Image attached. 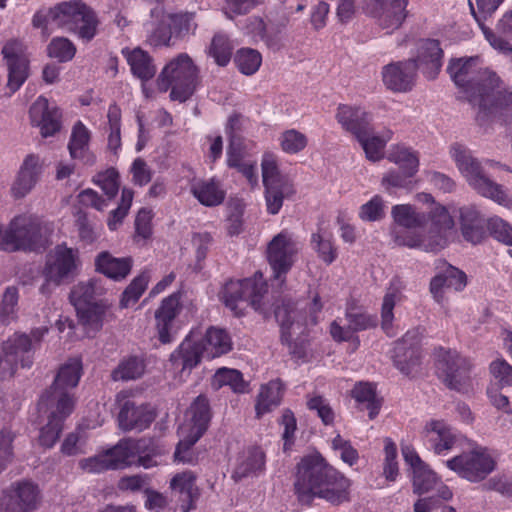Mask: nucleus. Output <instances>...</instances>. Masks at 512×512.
I'll return each mask as SVG.
<instances>
[{
	"label": "nucleus",
	"instance_id": "obj_1",
	"mask_svg": "<svg viewBox=\"0 0 512 512\" xmlns=\"http://www.w3.org/2000/svg\"><path fill=\"white\" fill-rule=\"evenodd\" d=\"M392 215L398 225L407 229L395 233V243L425 252H436L443 249L447 245L454 227L452 216L443 206H437L431 212V225L425 235L418 234L415 229L424 225L426 217L423 213H418L411 205L394 206Z\"/></svg>",
	"mask_w": 512,
	"mask_h": 512
},
{
	"label": "nucleus",
	"instance_id": "obj_2",
	"mask_svg": "<svg viewBox=\"0 0 512 512\" xmlns=\"http://www.w3.org/2000/svg\"><path fill=\"white\" fill-rule=\"evenodd\" d=\"M351 482L317 457L304 458L298 465L295 491L302 502L317 497L332 505L349 501Z\"/></svg>",
	"mask_w": 512,
	"mask_h": 512
},
{
	"label": "nucleus",
	"instance_id": "obj_3",
	"mask_svg": "<svg viewBox=\"0 0 512 512\" xmlns=\"http://www.w3.org/2000/svg\"><path fill=\"white\" fill-rule=\"evenodd\" d=\"M443 51L437 40H421L417 59L392 62L382 68L384 85L394 92H408L416 82L420 67L428 79H434L442 66Z\"/></svg>",
	"mask_w": 512,
	"mask_h": 512
},
{
	"label": "nucleus",
	"instance_id": "obj_4",
	"mask_svg": "<svg viewBox=\"0 0 512 512\" xmlns=\"http://www.w3.org/2000/svg\"><path fill=\"white\" fill-rule=\"evenodd\" d=\"M470 104L477 108V121L512 122V91L507 90L493 71L479 75L476 90L470 94Z\"/></svg>",
	"mask_w": 512,
	"mask_h": 512
},
{
	"label": "nucleus",
	"instance_id": "obj_5",
	"mask_svg": "<svg viewBox=\"0 0 512 512\" xmlns=\"http://www.w3.org/2000/svg\"><path fill=\"white\" fill-rule=\"evenodd\" d=\"M450 155L460 173L477 193L502 206L510 207L512 205V198L501 185L484 174L480 163L472 156L469 149L454 143L450 147Z\"/></svg>",
	"mask_w": 512,
	"mask_h": 512
},
{
	"label": "nucleus",
	"instance_id": "obj_6",
	"mask_svg": "<svg viewBox=\"0 0 512 512\" xmlns=\"http://www.w3.org/2000/svg\"><path fill=\"white\" fill-rule=\"evenodd\" d=\"M81 268L82 261L77 248L69 247L65 243L56 245L46 255L42 270L44 283L40 292L49 294L52 288L70 283L78 276Z\"/></svg>",
	"mask_w": 512,
	"mask_h": 512
},
{
	"label": "nucleus",
	"instance_id": "obj_7",
	"mask_svg": "<svg viewBox=\"0 0 512 512\" xmlns=\"http://www.w3.org/2000/svg\"><path fill=\"white\" fill-rule=\"evenodd\" d=\"M197 83L198 68L187 53L172 58L157 78L159 90L171 89V99L179 102L186 101L194 93Z\"/></svg>",
	"mask_w": 512,
	"mask_h": 512
},
{
	"label": "nucleus",
	"instance_id": "obj_8",
	"mask_svg": "<svg viewBox=\"0 0 512 512\" xmlns=\"http://www.w3.org/2000/svg\"><path fill=\"white\" fill-rule=\"evenodd\" d=\"M48 22L75 33L84 41L92 40L99 24L96 13L82 0H70L57 4L48 13Z\"/></svg>",
	"mask_w": 512,
	"mask_h": 512
},
{
	"label": "nucleus",
	"instance_id": "obj_9",
	"mask_svg": "<svg viewBox=\"0 0 512 512\" xmlns=\"http://www.w3.org/2000/svg\"><path fill=\"white\" fill-rule=\"evenodd\" d=\"M211 419L210 407L205 396L199 395L186 412L185 422L179 427L181 437L175 451V459L183 463H193L190 448L207 430Z\"/></svg>",
	"mask_w": 512,
	"mask_h": 512
},
{
	"label": "nucleus",
	"instance_id": "obj_10",
	"mask_svg": "<svg viewBox=\"0 0 512 512\" xmlns=\"http://www.w3.org/2000/svg\"><path fill=\"white\" fill-rule=\"evenodd\" d=\"M266 292L263 275L257 272L252 279L227 282L221 292V299L234 315L241 316L248 306L260 309L261 299Z\"/></svg>",
	"mask_w": 512,
	"mask_h": 512
},
{
	"label": "nucleus",
	"instance_id": "obj_11",
	"mask_svg": "<svg viewBox=\"0 0 512 512\" xmlns=\"http://www.w3.org/2000/svg\"><path fill=\"white\" fill-rule=\"evenodd\" d=\"M82 375V363L78 358L69 359L63 364L54 380L53 385L41 396L42 405H57V409L64 413H72L74 399L67 389L74 388Z\"/></svg>",
	"mask_w": 512,
	"mask_h": 512
},
{
	"label": "nucleus",
	"instance_id": "obj_12",
	"mask_svg": "<svg viewBox=\"0 0 512 512\" xmlns=\"http://www.w3.org/2000/svg\"><path fill=\"white\" fill-rule=\"evenodd\" d=\"M48 228L31 216L15 217L8 227L5 251L36 250L47 242Z\"/></svg>",
	"mask_w": 512,
	"mask_h": 512
},
{
	"label": "nucleus",
	"instance_id": "obj_13",
	"mask_svg": "<svg viewBox=\"0 0 512 512\" xmlns=\"http://www.w3.org/2000/svg\"><path fill=\"white\" fill-rule=\"evenodd\" d=\"M435 362L439 377L452 390L467 392L471 385V363L455 350L442 347L435 350Z\"/></svg>",
	"mask_w": 512,
	"mask_h": 512
},
{
	"label": "nucleus",
	"instance_id": "obj_14",
	"mask_svg": "<svg viewBox=\"0 0 512 512\" xmlns=\"http://www.w3.org/2000/svg\"><path fill=\"white\" fill-rule=\"evenodd\" d=\"M447 468L470 482L484 480L496 467V461L486 447L475 445L447 461Z\"/></svg>",
	"mask_w": 512,
	"mask_h": 512
},
{
	"label": "nucleus",
	"instance_id": "obj_15",
	"mask_svg": "<svg viewBox=\"0 0 512 512\" xmlns=\"http://www.w3.org/2000/svg\"><path fill=\"white\" fill-rule=\"evenodd\" d=\"M298 250V242L288 230H282L268 243L267 259L279 286L284 283L285 275L291 269Z\"/></svg>",
	"mask_w": 512,
	"mask_h": 512
},
{
	"label": "nucleus",
	"instance_id": "obj_16",
	"mask_svg": "<svg viewBox=\"0 0 512 512\" xmlns=\"http://www.w3.org/2000/svg\"><path fill=\"white\" fill-rule=\"evenodd\" d=\"M33 364V347L25 333H15L5 341L0 350V380L11 378L18 365L30 368Z\"/></svg>",
	"mask_w": 512,
	"mask_h": 512
},
{
	"label": "nucleus",
	"instance_id": "obj_17",
	"mask_svg": "<svg viewBox=\"0 0 512 512\" xmlns=\"http://www.w3.org/2000/svg\"><path fill=\"white\" fill-rule=\"evenodd\" d=\"M140 448L132 440L120 441L113 448L93 457L79 461V467L87 473H101L109 469H118L133 464L134 450Z\"/></svg>",
	"mask_w": 512,
	"mask_h": 512
},
{
	"label": "nucleus",
	"instance_id": "obj_18",
	"mask_svg": "<svg viewBox=\"0 0 512 512\" xmlns=\"http://www.w3.org/2000/svg\"><path fill=\"white\" fill-rule=\"evenodd\" d=\"M407 0H370L366 13L388 33L398 29L406 18Z\"/></svg>",
	"mask_w": 512,
	"mask_h": 512
},
{
	"label": "nucleus",
	"instance_id": "obj_19",
	"mask_svg": "<svg viewBox=\"0 0 512 512\" xmlns=\"http://www.w3.org/2000/svg\"><path fill=\"white\" fill-rule=\"evenodd\" d=\"M275 317L281 327L282 341L289 344L290 352L297 358H304L306 356L305 346L301 343L292 344L291 337L303 332L305 324V317L301 311L291 304H283L278 306L275 310Z\"/></svg>",
	"mask_w": 512,
	"mask_h": 512
},
{
	"label": "nucleus",
	"instance_id": "obj_20",
	"mask_svg": "<svg viewBox=\"0 0 512 512\" xmlns=\"http://www.w3.org/2000/svg\"><path fill=\"white\" fill-rule=\"evenodd\" d=\"M204 357V350L199 340L188 336L179 348L170 355V364L179 383L186 381L193 368Z\"/></svg>",
	"mask_w": 512,
	"mask_h": 512
},
{
	"label": "nucleus",
	"instance_id": "obj_21",
	"mask_svg": "<svg viewBox=\"0 0 512 512\" xmlns=\"http://www.w3.org/2000/svg\"><path fill=\"white\" fill-rule=\"evenodd\" d=\"M2 54L8 68V87L16 91L28 77L25 47L22 42L12 39L3 46Z\"/></svg>",
	"mask_w": 512,
	"mask_h": 512
},
{
	"label": "nucleus",
	"instance_id": "obj_22",
	"mask_svg": "<svg viewBox=\"0 0 512 512\" xmlns=\"http://www.w3.org/2000/svg\"><path fill=\"white\" fill-rule=\"evenodd\" d=\"M40 490L31 481L15 483L2 501L8 512H32L40 503Z\"/></svg>",
	"mask_w": 512,
	"mask_h": 512
},
{
	"label": "nucleus",
	"instance_id": "obj_23",
	"mask_svg": "<svg viewBox=\"0 0 512 512\" xmlns=\"http://www.w3.org/2000/svg\"><path fill=\"white\" fill-rule=\"evenodd\" d=\"M427 448L436 455H447L458 443L459 434L444 421L431 420L423 431Z\"/></svg>",
	"mask_w": 512,
	"mask_h": 512
},
{
	"label": "nucleus",
	"instance_id": "obj_24",
	"mask_svg": "<svg viewBox=\"0 0 512 512\" xmlns=\"http://www.w3.org/2000/svg\"><path fill=\"white\" fill-rule=\"evenodd\" d=\"M479 57L459 58L451 60L447 71L454 83L464 89L466 97L470 102L472 90H476L479 75L489 69L479 68Z\"/></svg>",
	"mask_w": 512,
	"mask_h": 512
},
{
	"label": "nucleus",
	"instance_id": "obj_25",
	"mask_svg": "<svg viewBox=\"0 0 512 512\" xmlns=\"http://www.w3.org/2000/svg\"><path fill=\"white\" fill-rule=\"evenodd\" d=\"M420 333L418 330L408 331L393 349V360L396 367L404 374L410 375L420 358Z\"/></svg>",
	"mask_w": 512,
	"mask_h": 512
},
{
	"label": "nucleus",
	"instance_id": "obj_26",
	"mask_svg": "<svg viewBox=\"0 0 512 512\" xmlns=\"http://www.w3.org/2000/svg\"><path fill=\"white\" fill-rule=\"evenodd\" d=\"M476 1V8L474 7L473 3L469 0V7L472 16L478 23L479 27L481 28L485 38L488 40V42L493 46L495 49L502 51V52H508L512 51V47L509 45L508 42L503 40L501 37H498L494 34V32L486 27L485 22L490 19L493 14L496 12L498 7L501 5V3L504 0H475Z\"/></svg>",
	"mask_w": 512,
	"mask_h": 512
},
{
	"label": "nucleus",
	"instance_id": "obj_27",
	"mask_svg": "<svg viewBox=\"0 0 512 512\" xmlns=\"http://www.w3.org/2000/svg\"><path fill=\"white\" fill-rule=\"evenodd\" d=\"M29 113L32 124L40 128L43 137L52 136L60 130L61 113L57 106L50 105L46 98H37Z\"/></svg>",
	"mask_w": 512,
	"mask_h": 512
},
{
	"label": "nucleus",
	"instance_id": "obj_28",
	"mask_svg": "<svg viewBox=\"0 0 512 512\" xmlns=\"http://www.w3.org/2000/svg\"><path fill=\"white\" fill-rule=\"evenodd\" d=\"M347 327L340 326L336 321L331 324L330 333L337 341L349 340L354 332L375 326L376 319L367 314L361 307L349 305L346 310Z\"/></svg>",
	"mask_w": 512,
	"mask_h": 512
},
{
	"label": "nucleus",
	"instance_id": "obj_29",
	"mask_svg": "<svg viewBox=\"0 0 512 512\" xmlns=\"http://www.w3.org/2000/svg\"><path fill=\"white\" fill-rule=\"evenodd\" d=\"M154 420V414L146 405L136 406L131 400H126L118 415L119 426L125 431L141 432L148 428Z\"/></svg>",
	"mask_w": 512,
	"mask_h": 512
},
{
	"label": "nucleus",
	"instance_id": "obj_30",
	"mask_svg": "<svg viewBox=\"0 0 512 512\" xmlns=\"http://www.w3.org/2000/svg\"><path fill=\"white\" fill-rule=\"evenodd\" d=\"M41 174L42 164L40 158L34 154L26 156L12 186L13 196L16 198L26 196L35 187Z\"/></svg>",
	"mask_w": 512,
	"mask_h": 512
},
{
	"label": "nucleus",
	"instance_id": "obj_31",
	"mask_svg": "<svg viewBox=\"0 0 512 512\" xmlns=\"http://www.w3.org/2000/svg\"><path fill=\"white\" fill-rule=\"evenodd\" d=\"M336 119L344 130L350 132L356 138H362L370 128V115L360 107L339 105Z\"/></svg>",
	"mask_w": 512,
	"mask_h": 512
},
{
	"label": "nucleus",
	"instance_id": "obj_32",
	"mask_svg": "<svg viewBox=\"0 0 512 512\" xmlns=\"http://www.w3.org/2000/svg\"><path fill=\"white\" fill-rule=\"evenodd\" d=\"M412 483L413 490L417 494L429 493L435 490L438 498L441 500H449L452 498L451 490L443 484L441 479L428 465L417 468L416 471L413 472Z\"/></svg>",
	"mask_w": 512,
	"mask_h": 512
},
{
	"label": "nucleus",
	"instance_id": "obj_33",
	"mask_svg": "<svg viewBox=\"0 0 512 512\" xmlns=\"http://www.w3.org/2000/svg\"><path fill=\"white\" fill-rule=\"evenodd\" d=\"M180 310L179 297L172 294L163 299L160 307L155 312L156 328L158 338L163 344L172 341L171 328L172 322Z\"/></svg>",
	"mask_w": 512,
	"mask_h": 512
},
{
	"label": "nucleus",
	"instance_id": "obj_34",
	"mask_svg": "<svg viewBox=\"0 0 512 512\" xmlns=\"http://www.w3.org/2000/svg\"><path fill=\"white\" fill-rule=\"evenodd\" d=\"M151 17L154 21L146 24L147 41L155 47L169 46L173 31L167 14L157 6L151 10Z\"/></svg>",
	"mask_w": 512,
	"mask_h": 512
},
{
	"label": "nucleus",
	"instance_id": "obj_35",
	"mask_svg": "<svg viewBox=\"0 0 512 512\" xmlns=\"http://www.w3.org/2000/svg\"><path fill=\"white\" fill-rule=\"evenodd\" d=\"M96 270L110 279L121 281L125 279L132 268L131 258H116L109 252L103 251L95 258Z\"/></svg>",
	"mask_w": 512,
	"mask_h": 512
},
{
	"label": "nucleus",
	"instance_id": "obj_36",
	"mask_svg": "<svg viewBox=\"0 0 512 512\" xmlns=\"http://www.w3.org/2000/svg\"><path fill=\"white\" fill-rule=\"evenodd\" d=\"M265 469V455L260 448H250L238 459L232 478L239 481L247 477H257Z\"/></svg>",
	"mask_w": 512,
	"mask_h": 512
},
{
	"label": "nucleus",
	"instance_id": "obj_37",
	"mask_svg": "<svg viewBox=\"0 0 512 512\" xmlns=\"http://www.w3.org/2000/svg\"><path fill=\"white\" fill-rule=\"evenodd\" d=\"M38 405L40 411H49L48 423L41 429L39 441L42 446L51 448L60 436L64 420L71 413H64V411L58 410L56 404L54 406H47L45 404L41 406V400Z\"/></svg>",
	"mask_w": 512,
	"mask_h": 512
},
{
	"label": "nucleus",
	"instance_id": "obj_38",
	"mask_svg": "<svg viewBox=\"0 0 512 512\" xmlns=\"http://www.w3.org/2000/svg\"><path fill=\"white\" fill-rule=\"evenodd\" d=\"M90 132L87 127L78 121L73 126L68 149L73 159H80L87 165H93L95 156L89 151Z\"/></svg>",
	"mask_w": 512,
	"mask_h": 512
},
{
	"label": "nucleus",
	"instance_id": "obj_39",
	"mask_svg": "<svg viewBox=\"0 0 512 512\" xmlns=\"http://www.w3.org/2000/svg\"><path fill=\"white\" fill-rule=\"evenodd\" d=\"M131 72L141 81H147L154 77L156 67L151 56L141 48L134 49L125 48L122 50Z\"/></svg>",
	"mask_w": 512,
	"mask_h": 512
},
{
	"label": "nucleus",
	"instance_id": "obj_40",
	"mask_svg": "<svg viewBox=\"0 0 512 512\" xmlns=\"http://www.w3.org/2000/svg\"><path fill=\"white\" fill-rule=\"evenodd\" d=\"M204 350V357L213 359L228 353L232 349V341L228 333L219 328L207 330L204 338L199 340Z\"/></svg>",
	"mask_w": 512,
	"mask_h": 512
},
{
	"label": "nucleus",
	"instance_id": "obj_41",
	"mask_svg": "<svg viewBox=\"0 0 512 512\" xmlns=\"http://www.w3.org/2000/svg\"><path fill=\"white\" fill-rule=\"evenodd\" d=\"M191 193L202 205L208 207L221 204L226 194L221 183L214 178L194 182L191 185Z\"/></svg>",
	"mask_w": 512,
	"mask_h": 512
},
{
	"label": "nucleus",
	"instance_id": "obj_42",
	"mask_svg": "<svg viewBox=\"0 0 512 512\" xmlns=\"http://www.w3.org/2000/svg\"><path fill=\"white\" fill-rule=\"evenodd\" d=\"M282 396L283 386L279 380H272L262 385L255 405L257 417L260 418L262 415L278 407Z\"/></svg>",
	"mask_w": 512,
	"mask_h": 512
},
{
	"label": "nucleus",
	"instance_id": "obj_43",
	"mask_svg": "<svg viewBox=\"0 0 512 512\" xmlns=\"http://www.w3.org/2000/svg\"><path fill=\"white\" fill-rule=\"evenodd\" d=\"M75 306L86 335L92 337L102 328L106 306L103 303L88 304L87 306L75 304Z\"/></svg>",
	"mask_w": 512,
	"mask_h": 512
},
{
	"label": "nucleus",
	"instance_id": "obj_44",
	"mask_svg": "<svg viewBox=\"0 0 512 512\" xmlns=\"http://www.w3.org/2000/svg\"><path fill=\"white\" fill-rule=\"evenodd\" d=\"M227 163L229 167L236 168L240 173L243 174L251 185H254L258 181L256 162L252 160H246L240 149V144L236 142L234 138L231 139V143L227 150Z\"/></svg>",
	"mask_w": 512,
	"mask_h": 512
},
{
	"label": "nucleus",
	"instance_id": "obj_45",
	"mask_svg": "<svg viewBox=\"0 0 512 512\" xmlns=\"http://www.w3.org/2000/svg\"><path fill=\"white\" fill-rule=\"evenodd\" d=\"M401 282L394 280L388 288L381 307V326L387 335L392 336L393 310L395 304L401 299Z\"/></svg>",
	"mask_w": 512,
	"mask_h": 512
},
{
	"label": "nucleus",
	"instance_id": "obj_46",
	"mask_svg": "<svg viewBox=\"0 0 512 512\" xmlns=\"http://www.w3.org/2000/svg\"><path fill=\"white\" fill-rule=\"evenodd\" d=\"M294 193L293 184L290 180L277 184L265 186V200L268 213L277 214L285 198L290 197Z\"/></svg>",
	"mask_w": 512,
	"mask_h": 512
},
{
	"label": "nucleus",
	"instance_id": "obj_47",
	"mask_svg": "<svg viewBox=\"0 0 512 512\" xmlns=\"http://www.w3.org/2000/svg\"><path fill=\"white\" fill-rule=\"evenodd\" d=\"M233 44L227 34L217 32L214 34L207 49V54L212 57L219 66H226L232 56Z\"/></svg>",
	"mask_w": 512,
	"mask_h": 512
},
{
	"label": "nucleus",
	"instance_id": "obj_48",
	"mask_svg": "<svg viewBox=\"0 0 512 512\" xmlns=\"http://www.w3.org/2000/svg\"><path fill=\"white\" fill-rule=\"evenodd\" d=\"M104 291L101 279L93 278L87 282H81L72 291V298L75 300L74 305L87 306L88 304H94V299L101 296Z\"/></svg>",
	"mask_w": 512,
	"mask_h": 512
},
{
	"label": "nucleus",
	"instance_id": "obj_49",
	"mask_svg": "<svg viewBox=\"0 0 512 512\" xmlns=\"http://www.w3.org/2000/svg\"><path fill=\"white\" fill-rule=\"evenodd\" d=\"M353 397L369 410V418L374 419L380 410L381 402L377 398L375 386L370 383H359L353 389Z\"/></svg>",
	"mask_w": 512,
	"mask_h": 512
},
{
	"label": "nucleus",
	"instance_id": "obj_50",
	"mask_svg": "<svg viewBox=\"0 0 512 512\" xmlns=\"http://www.w3.org/2000/svg\"><path fill=\"white\" fill-rule=\"evenodd\" d=\"M311 244L318 256L326 263L331 264L337 257V251L332 242V234L319 228L312 234Z\"/></svg>",
	"mask_w": 512,
	"mask_h": 512
},
{
	"label": "nucleus",
	"instance_id": "obj_51",
	"mask_svg": "<svg viewBox=\"0 0 512 512\" xmlns=\"http://www.w3.org/2000/svg\"><path fill=\"white\" fill-rule=\"evenodd\" d=\"M212 385L216 389L229 386L236 393H244L247 387L242 374L238 370L229 368L218 369L213 376Z\"/></svg>",
	"mask_w": 512,
	"mask_h": 512
},
{
	"label": "nucleus",
	"instance_id": "obj_52",
	"mask_svg": "<svg viewBox=\"0 0 512 512\" xmlns=\"http://www.w3.org/2000/svg\"><path fill=\"white\" fill-rule=\"evenodd\" d=\"M244 31L247 35H249L254 40H262L267 46L270 48H278L279 47V39L270 35L267 30V25L263 21L262 18L257 16L249 17L245 21Z\"/></svg>",
	"mask_w": 512,
	"mask_h": 512
},
{
	"label": "nucleus",
	"instance_id": "obj_53",
	"mask_svg": "<svg viewBox=\"0 0 512 512\" xmlns=\"http://www.w3.org/2000/svg\"><path fill=\"white\" fill-rule=\"evenodd\" d=\"M145 371L144 361L136 356L123 360L112 372V378L119 380H134L140 378Z\"/></svg>",
	"mask_w": 512,
	"mask_h": 512
},
{
	"label": "nucleus",
	"instance_id": "obj_54",
	"mask_svg": "<svg viewBox=\"0 0 512 512\" xmlns=\"http://www.w3.org/2000/svg\"><path fill=\"white\" fill-rule=\"evenodd\" d=\"M391 139V133L388 132L385 138L372 135L371 127L363 135L362 138H357L360 142L366 157L373 162L379 161L383 158V150L388 140Z\"/></svg>",
	"mask_w": 512,
	"mask_h": 512
},
{
	"label": "nucleus",
	"instance_id": "obj_55",
	"mask_svg": "<svg viewBox=\"0 0 512 512\" xmlns=\"http://www.w3.org/2000/svg\"><path fill=\"white\" fill-rule=\"evenodd\" d=\"M389 161L396 164L401 171L415 175L419 167L418 155L409 148L396 147L388 156Z\"/></svg>",
	"mask_w": 512,
	"mask_h": 512
},
{
	"label": "nucleus",
	"instance_id": "obj_56",
	"mask_svg": "<svg viewBox=\"0 0 512 512\" xmlns=\"http://www.w3.org/2000/svg\"><path fill=\"white\" fill-rule=\"evenodd\" d=\"M235 63L239 71L244 75L255 74L262 63L260 52L252 48H242L237 51Z\"/></svg>",
	"mask_w": 512,
	"mask_h": 512
},
{
	"label": "nucleus",
	"instance_id": "obj_57",
	"mask_svg": "<svg viewBox=\"0 0 512 512\" xmlns=\"http://www.w3.org/2000/svg\"><path fill=\"white\" fill-rule=\"evenodd\" d=\"M196 479V474L189 470L177 473L170 480V488L192 501L198 493Z\"/></svg>",
	"mask_w": 512,
	"mask_h": 512
},
{
	"label": "nucleus",
	"instance_id": "obj_58",
	"mask_svg": "<svg viewBox=\"0 0 512 512\" xmlns=\"http://www.w3.org/2000/svg\"><path fill=\"white\" fill-rule=\"evenodd\" d=\"M279 144L283 152L297 154L306 148L308 139L302 132L296 129H289L281 133Z\"/></svg>",
	"mask_w": 512,
	"mask_h": 512
},
{
	"label": "nucleus",
	"instance_id": "obj_59",
	"mask_svg": "<svg viewBox=\"0 0 512 512\" xmlns=\"http://www.w3.org/2000/svg\"><path fill=\"white\" fill-rule=\"evenodd\" d=\"M414 175L406 171H389L382 177L381 185L383 188L390 192L392 189H405L412 190L416 181L413 179Z\"/></svg>",
	"mask_w": 512,
	"mask_h": 512
},
{
	"label": "nucleus",
	"instance_id": "obj_60",
	"mask_svg": "<svg viewBox=\"0 0 512 512\" xmlns=\"http://www.w3.org/2000/svg\"><path fill=\"white\" fill-rule=\"evenodd\" d=\"M18 298L16 287L10 286L5 289L0 304V319L4 324H9L17 318Z\"/></svg>",
	"mask_w": 512,
	"mask_h": 512
},
{
	"label": "nucleus",
	"instance_id": "obj_61",
	"mask_svg": "<svg viewBox=\"0 0 512 512\" xmlns=\"http://www.w3.org/2000/svg\"><path fill=\"white\" fill-rule=\"evenodd\" d=\"M173 33L180 38L194 34L197 29L194 13L167 14Z\"/></svg>",
	"mask_w": 512,
	"mask_h": 512
},
{
	"label": "nucleus",
	"instance_id": "obj_62",
	"mask_svg": "<svg viewBox=\"0 0 512 512\" xmlns=\"http://www.w3.org/2000/svg\"><path fill=\"white\" fill-rule=\"evenodd\" d=\"M108 147L110 150L117 152L121 147V111L116 105L109 106L108 113Z\"/></svg>",
	"mask_w": 512,
	"mask_h": 512
},
{
	"label": "nucleus",
	"instance_id": "obj_63",
	"mask_svg": "<svg viewBox=\"0 0 512 512\" xmlns=\"http://www.w3.org/2000/svg\"><path fill=\"white\" fill-rule=\"evenodd\" d=\"M47 50L51 58H56L60 62L70 61L76 53L74 44L69 39L63 37L52 39Z\"/></svg>",
	"mask_w": 512,
	"mask_h": 512
},
{
	"label": "nucleus",
	"instance_id": "obj_64",
	"mask_svg": "<svg viewBox=\"0 0 512 512\" xmlns=\"http://www.w3.org/2000/svg\"><path fill=\"white\" fill-rule=\"evenodd\" d=\"M93 181L106 194L107 200L114 198L119 191V174L113 168L98 173Z\"/></svg>",
	"mask_w": 512,
	"mask_h": 512
}]
</instances>
